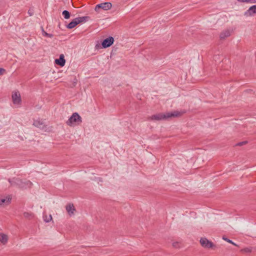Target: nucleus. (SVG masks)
I'll list each match as a JSON object with an SVG mask.
<instances>
[{
	"mask_svg": "<svg viewBox=\"0 0 256 256\" xmlns=\"http://www.w3.org/2000/svg\"><path fill=\"white\" fill-rule=\"evenodd\" d=\"M181 115L182 113L178 111H174L165 114L158 113L148 117V120L152 121H159L162 120H166L172 117H178Z\"/></svg>",
	"mask_w": 256,
	"mask_h": 256,
	"instance_id": "1",
	"label": "nucleus"
},
{
	"mask_svg": "<svg viewBox=\"0 0 256 256\" xmlns=\"http://www.w3.org/2000/svg\"><path fill=\"white\" fill-rule=\"evenodd\" d=\"M8 181L10 183L11 186L18 187L19 182H20V179L18 178H14L12 179L9 178Z\"/></svg>",
	"mask_w": 256,
	"mask_h": 256,
	"instance_id": "10",
	"label": "nucleus"
},
{
	"mask_svg": "<svg viewBox=\"0 0 256 256\" xmlns=\"http://www.w3.org/2000/svg\"><path fill=\"white\" fill-rule=\"evenodd\" d=\"M230 32L228 30H226L222 32L220 34V38L221 39H224L230 36Z\"/></svg>",
	"mask_w": 256,
	"mask_h": 256,
	"instance_id": "16",
	"label": "nucleus"
},
{
	"mask_svg": "<svg viewBox=\"0 0 256 256\" xmlns=\"http://www.w3.org/2000/svg\"><path fill=\"white\" fill-rule=\"evenodd\" d=\"M114 42V38L112 36H109L103 40L102 43V48H107L111 46Z\"/></svg>",
	"mask_w": 256,
	"mask_h": 256,
	"instance_id": "5",
	"label": "nucleus"
},
{
	"mask_svg": "<svg viewBox=\"0 0 256 256\" xmlns=\"http://www.w3.org/2000/svg\"><path fill=\"white\" fill-rule=\"evenodd\" d=\"M224 240H225L227 242L230 243V244H232L234 246H236V244L232 240L228 238H224V237H223L222 238Z\"/></svg>",
	"mask_w": 256,
	"mask_h": 256,
	"instance_id": "22",
	"label": "nucleus"
},
{
	"mask_svg": "<svg viewBox=\"0 0 256 256\" xmlns=\"http://www.w3.org/2000/svg\"><path fill=\"white\" fill-rule=\"evenodd\" d=\"M112 8V4L110 2H104L100 4H98L94 8V10L97 12H100V10L102 9L104 10H108Z\"/></svg>",
	"mask_w": 256,
	"mask_h": 256,
	"instance_id": "3",
	"label": "nucleus"
},
{
	"mask_svg": "<svg viewBox=\"0 0 256 256\" xmlns=\"http://www.w3.org/2000/svg\"><path fill=\"white\" fill-rule=\"evenodd\" d=\"M200 242L201 246L206 248H213L215 246L214 243L206 238H202L200 240Z\"/></svg>",
	"mask_w": 256,
	"mask_h": 256,
	"instance_id": "4",
	"label": "nucleus"
},
{
	"mask_svg": "<svg viewBox=\"0 0 256 256\" xmlns=\"http://www.w3.org/2000/svg\"><path fill=\"white\" fill-rule=\"evenodd\" d=\"M44 221L46 222H50L52 220V216L50 215L48 216H45L44 217Z\"/></svg>",
	"mask_w": 256,
	"mask_h": 256,
	"instance_id": "21",
	"label": "nucleus"
},
{
	"mask_svg": "<svg viewBox=\"0 0 256 256\" xmlns=\"http://www.w3.org/2000/svg\"><path fill=\"white\" fill-rule=\"evenodd\" d=\"M12 98L14 104H20L21 102L20 95L18 92L13 94Z\"/></svg>",
	"mask_w": 256,
	"mask_h": 256,
	"instance_id": "9",
	"label": "nucleus"
},
{
	"mask_svg": "<svg viewBox=\"0 0 256 256\" xmlns=\"http://www.w3.org/2000/svg\"><path fill=\"white\" fill-rule=\"evenodd\" d=\"M73 82H74V86H75V85L76 84L77 82V80L76 78H74Z\"/></svg>",
	"mask_w": 256,
	"mask_h": 256,
	"instance_id": "29",
	"label": "nucleus"
},
{
	"mask_svg": "<svg viewBox=\"0 0 256 256\" xmlns=\"http://www.w3.org/2000/svg\"><path fill=\"white\" fill-rule=\"evenodd\" d=\"M24 216L26 218H28L30 219V218H32L34 217V214L32 213V212H24Z\"/></svg>",
	"mask_w": 256,
	"mask_h": 256,
	"instance_id": "18",
	"label": "nucleus"
},
{
	"mask_svg": "<svg viewBox=\"0 0 256 256\" xmlns=\"http://www.w3.org/2000/svg\"><path fill=\"white\" fill-rule=\"evenodd\" d=\"M62 14L65 19H68L70 16V12L66 10H64L62 12Z\"/></svg>",
	"mask_w": 256,
	"mask_h": 256,
	"instance_id": "17",
	"label": "nucleus"
},
{
	"mask_svg": "<svg viewBox=\"0 0 256 256\" xmlns=\"http://www.w3.org/2000/svg\"><path fill=\"white\" fill-rule=\"evenodd\" d=\"M55 63L60 66H64L66 64V60L64 58V55L63 54H61L59 58L55 60Z\"/></svg>",
	"mask_w": 256,
	"mask_h": 256,
	"instance_id": "8",
	"label": "nucleus"
},
{
	"mask_svg": "<svg viewBox=\"0 0 256 256\" xmlns=\"http://www.w3.org/2000/svg\"><path fill=\"white\" fill-rule=\"evenodd\" d=\"M42 35L44 36H46V37H48V38H52L54 36V35L52 34H48V33H47L46 32L44 28H42Z\"/></svg>",
	"mask_w": 256,
	"mask_h": 256,
	"instance_id": "19",
	"label": "nucleus"
},
{
	"mask_svg": "<svg viewBox=\"0 0 256 256\" xmlns=\"http://www.w3.org/2000/svg\"><path fill=\"white\" fill-rule=\"evenodd\" d=\"M32 184V182L30 180L23 182L20 179V182H19L18 188L21 189H26L28 188H30Z\"/></svg>",
	"mask_w": 256,
	"mask_h": 256,
	"instance_id": "6",
	"label": "nucleus"
},
{
	"mask_svg": "<svg viewBox=\"0 0 256 256\" xmlns=\"http://www.w3.org/2000/svg\"><path fill=\"white\" fill-rule=\"evenodd\" d=\"M34 125L40 129H44L46 128L45 124L43 121L40 120H36L34 122Z\"/></svg>",
	"mask_w": 256,
	"mask_h": 256,
	"instance_id": "12",
	"label": "nucleus"
},
{
	"mask_svg": "<svg viewBox=\"0 0 256 256\" xmlns=\"http://www.w3.org/2000/svg\"><path fill=\"white\" fill-rule=\"evenodd\" d=\"M172 246L174 248L179 247V243L178 242H174L172 243Z\"/></svg>",
	"mask_w": 256,
	"mask_h": 256,
	"instance_id": "25",
	"label": "nucleus"
},
{
	"mask_svg": "<svg viewBox=\"0 0 256 256\" xmlns=\"http://www.w3.org/2000/svg\"><path fill=\"white\" fill-rule=\"evenodd\" d=\"M82 122V118L77 112H74L66 122V124L70 126L78 125Z\"/></svg>",
	"mask_w": 256,
	"mask_h": 256,
	"instance_id": "2",
	"label": "nucleus"
},
{
	"mask_svg": "<svg viewBox=\"0 0 256 256\" xmlns=\"http://www.w3.org/2000/svg\"><path fill=\"white\" fill-rule=\"evenodd\" d=\"M247 142H248L247 141H244V142H240L236 144V146H242L244 144H247Z\"/></svg>",
	"mask_w": 256,
	"mask_h": 256,
	"instance_id": "24",
	"label": "nucleus"
},
{
	"mask_svg": "<svg viewBox=\"0 0 256 256\" xmlns=\"http://www.w3.org/2000/svg\"><path fill=\"white\" fill-rule=\"evenodd\" d=\"M237 0L239 2H246V3L250 2V0Z\"/></svg>",
	"mask_w": 256,
	"mask_h": 256,
	"instance_id": "28",
	"label": "nucleus"
},
{
	"mask_svg": "<svg viewBox=\"0 0 256 256\" xmlns=\"http://www.w3.org/2000/svg\"><path fill=\"white\" fill-rule=\"evenodd\" d=\"M78 24V23L76 20V18H75L66 26V28L68 29H72L75 27Z\"/></svg>",
	"mask_w": 256,
	"mask_h": 256,
	"instance_id": "13",
	"label": "nucleus"
},
{
	"mask_svg": "<svg viewBox=\"0 0 256 256\" xmlns=\"http://www.w3.org/2000/svg\"><path fill=\"white\" fill-rule=\"evenodd\" d=\"M254 14H256V5L251 6L244 13V15L246 16H254Z\"/></svg>",
	"mask_w": 256,
	"mask_h": 256,
	"instance_id": "7",
	"label": "nucleus"
},
{
	"mask_svg": "<svg viewBox=\"0 0 256 256\" xmlns=\"http://www.w3.org/2000/svg\"><path fill=\"white\" fill-rule=\"evenodd\" d=\"M28 14H29L30 16H32L33 14H34L33 10H31V9H30L28 10Z\"/></svg>",
	"mask_w": 256,
	"mask_h": 256,
	"instance_id": "27",
	"label": "nucleus"
},
{
	"mask_svg": "<svg viewBox=\"0 0 256 256\" xmlns=\"http://www.w3.org/2000/svg\"><path fill=\"white\" fill-rule=\"evenodd\" d=\"M66 210L70 216L74 214L76 209L73 204H69L66 206Z\"/></svg>",
	"mask_w": 256,
	"mask_h": 256,
	"instance_id": "11",
	"label": "nucleus"
},
{
	"mask_svg": "<svg viewBox=\"0 0 256 256\" xmlns=\"http://www.w3.org/2000/svg\"><path fill=\"white\" fill-rule=\"evenodd\" d=\"M10 200L11 199L10 198H8V200L6 198H0V206L4 204L5 202L9 204L10 202Z\"/></svg>",
	"mask_w": 256,
	"mask_h": 256,
	"instance_id": "20",
	"label": "nucleus"
},
{
	"mask_svg": "<svg viewBox=\"0 0 256 256\" xmlns=\"http://www.w3.org/2000/svg\"><path fill=\"white\" fill-rule=\"evenodd\" d=\"M0 242L3 244H6L8 242V236L7 235L0 233Z\"/></svg>",
	"mask_w": 256,
	"mask_h": 256,
	"instance_id": "14",
	"label": "nucleus"
},
{
	"mask_svg": "<svg viewBox=\"0 0 256 256\" xmlns=\"http://www.w3.org/2000/svg\"><path fill=\"white\" fill-rule=\"evenodd\" d=\"M6 72L5 69L4 68H0V76Z\"/></svg>",
	"mask_w": 256,
	"mask_h": 256,
	"instance_id": "26",
	"label": "nucleus"
},
{
	"mask_svg": "<svg viewBox=\"0 0 256 256\" xmlns=\"http://www.w3.org/2000/svg\"><path fill=\"white\" fill-rule=\"evenodd\" d=\"M242 251L245 252H251V250L248 248H246L242 249Z\"/></svg>",
	"mask_w": 256,
	"mask_h": 256,
	"instance_id": "23",
	"label": "nucleus"
},
{
	"mask_svg": "<svg viewBox=\"0 0 256 256\" xmlns=\"http://www.w3.org/2000/svg\"><path fill=\"white\" fill-rule=\"evenodd\" d=\"M76 18L78 22V24L81 22H87L90 18V17L88 16L78 17V18Z\"/></svg>",
	"mask_w": 256,
	"mask_h": 256,
	"instance_id": "15",
	"label": "nucleus"
},
{
	"mask_svg": "<svg viewBox=\"0 0 256 256\" xmlns=\"http://www.w3.org/2000/svg\"><path fill=\"white\" fill-rule=\"evenodd\" d=\"M250 2L256 3V0H250Z\"/></svg>",
	"mask_w": 256,
	"mask_h": 256,
	"instance_id": "30",
	"label": "nucleus"
}]
</instances>
